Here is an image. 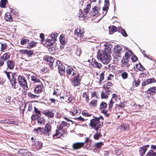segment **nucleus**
<instances>
[{"instance_id":"f257e3e1","label":"nucleus","mask_w":156,"mask_h":156,"mask_svg":"<svg viewBox=\"0 0 156 156\" xmlns=\"http://www.w3.org/2000/svg\"><path fill=\"white\" fill-rule=\"evenodd\" d=\"M93 117L94 118L90 120L89 126L98 132V129L102 126L103 122L98 120L97 117H95L94 116Z\"/></svg>"},{"instance_id":"f03ea898","label":"nucleus","mask_w":156,"mask_h":156,"mask_svg":"<svg viewBox=\"0 0 156 156\" xmlns=\"http://www.w3.org/2000/svg\"><path fill=\"white\" fill-rule=\"evenodd\" d=\"M98 58L100 60L103 64H107L110 61L111 56L105 53H100L98 55Z\"/></svg>"},{"instance_id":"7ed1b4c3","label":"nucleus","mask_w":156,"mask_h":156,"mask_svg":"<svg viewBox=\"0 0 156 156\" xmlns=\"http://www.w3.org/2000/svg\"><path fill=\"white\" fill-rule=\"evenodd\" d=\"M17 79L19 84L25 90H27L28 86L25 77L21 75H20L17 77Z\"/></svg>"},{"instance_id":"20e7f679","label":"nucleus","mask_w":156,"mask_h":156,"mask_svg":"<svg viewBox=\"0 0 156 156\" xmlns=\"http://www.w3.org/2000/svg\"><path fill=\"white\" fill-rule=\"evenodd\" d=\"M57 69L58 73L61 76L65 74V66L62 64L59 61H56L55 63V69Z\"/></svg>"},{"instance_id":"39448f33","label":"nucleus","mask_w":156,"mask_h":156,"mask_svg":"<svg viewBox=\"0 0 156 156\" xmlns=\"http://www.w3.org/2000/svg\"><path fill=\"white\" fill-rule=\"evenodd\" d=\"M11 75L12 78L10 82L11 84L12 87L16 89L19 87V84L16 81L17 75L16 73H12Z\"/></svg>"},{"instance_id":"423d86ee","label":"nucleus","mask_w":156,"mask_h":156,"mask_svg":"<svg viewBox=\"0 0 156 156\" xmlns=\"http://www.w3.org/2000/svg\"><path fill=\"white\" fill-rule=\"evenodd\" d=\"M44 59L51 68H54L53 62L55 59L54 58L51 56L47 55L45 57Z\"/></svg>"},{"instance_id":"0eeeda50","label":"nucleus","mask_w":156,"mask_h":156,"mask_svg":"<svg viewBox=\"0 0 156 156\" xmlns=\"http://www.w3.org/2000/svg\"><path fill=\"white\" fill-rule=\"evenodd\" d=\"M51 126L48 124L47 123L45 126L44 134L45 136H49L51 134Z\"/></svg>"},{"instance_id":"6e6552de","label":"nucleus","mask_w":156,"mask_h":156,"mask_svg":"<svg viewBox=\"0 0 156 156\" xmlns=\"http://www.w3.org/2000/svg\"><path fill=\"white\" fill-rule=\"evenodd\" d=\"M32 147L35 149L38 150L41 149L42 147V143L39 141L32 142Z\"/></svg>"},{"instance_id":"1a4fd4ad","label":"nucleus","mask_w":156,"mask_h":156,"mask_svg":"<svg viewBox=\"0 0 156 156\" xmlns=\"http://www.w3.org/2000/svg\"><path fill=\"white\" fill-rule=\"evenodd\" d=\"M118 98L117 96L115 94H113L112 96V98L111 100L110 103L109 104V107L108 108V110L111 111V108L113 106V104L115 103L114 99L115 101H116Z\"/></svg>"},{"instance_id":"9d476101","label":"nucleus","mask_w":156,"mask_h":156,"mask_svg":"<svg viewBox=\"0 0 156 156\" xmlns=\"http://www.w3.org/2000/svg\"><path fill=\"white\" fill-rule=\"evenodd\" d=\"M80 81L81 79L80 78L79 75L78 74L73 80V85L74 86L76 87L79 85L80 84ZM72 82H73V81H72Z\"/></svg>"},{"instance_id":"9b49d317","label":"nucleus","mask_w":156,"mask_h":156,"mask_svg":"<svg viewBox=\"0 0 156 156\" xmlns=\"http://www.w3.org/2000/svg\"><path fill=\"white\" fill-rule=\"evenodd\" d=\"M84 143L82 142H77L73 145V147L74 149L77 150L80 149L84 145Z\"/></svg>"},{"instance_id":"f8f14e48","label":"nucleus","mask_w":156,"mask_h":156,"mask_svg":"<svg viewBox=\"0 0 156 156\" xmlns=\"http://www.w3.org/2000/svg\"><path fill=\"white\" fill-rule=\"evenodd\" d=\"M42 113L43 114L45 115L48 118H52L54 116V113L49 110H44Z\"/></svg>"},{"instance_id":"ddd939ff","label":"nucleus","mask_w":156,"mask_h":156,"mask_svg":"<svg viewBox=\"0 0 156 156\" xmlns=\"http://www.w3.org/2000/svg\"><path fill=\"white\" fill-rule=\"evenodd\" d=\"M92 66L94 67H97L98 68L100 69L102 66V65L101 63H99L94 58L92 59V62L91 63Z\"/></svg>"},{"instance_id":"4468645a","label":"nucleus","mask_w":156,"mask_h":156,"mask_svg":"<svg viewBox=\"0 0 156 156\" xmlns=\"http://www.w3.org/2000/svg\"><path fill=\"white\" fill-rule=\"evenodd\" d=\"M7 67L9 69L12 70L14 69L15 66V63L13 60H8L7 61Z\"/></svg>"},{"instance_id":"2eb2a0df","label":"nucleus","mask_w":156,"mask_h":156,"mask_svg":"<svg viewBox=\"0 0 156 156\" xmlns=\"http://www.w3.org/2000/svg\"><path fill=\"white\" fill-rule=\"evenodd\" d=\"M109 0H105V1L104 6L103 8V11H105L106 12L104 16L107 13V11H108L109 9Z\"/></svg>"},{"instance_id":"dca6fc26","label":"nucleus","mask_w":156,"mask_h":156,"mask_svg":"<svg viewBox=\"0 0 156 156\" xmlns=\"http://www.w3.org/2000/svg\"><path fill=\"white\" fill-rule=\"evenodd\" d=\"M70 126L69 123L64 121H62L58 129L59 131L62 130L63 128L64 127H68Z\"/></svg>"},{"instance_id":"f3484780","label":"nucleus","mask_w":156,"mask_h":156,"mask_svg":"<svg viewBox=\"0 0 156 156\" xmlns=\"http://www.w3.org/2000/svg\"><path fill=\"white\" fill-rule=\"evenodd\" d=\"M18 153L23 155H28L29 156L30 154H31V153L29 152L28 150L25 149H20Z\"/></svg>"},{"instance_id":"a211bd4d","label":"nucleus","mask_w":156,"mask_h":156,"mask_svg":"<svg viewBox=\"0 0 156 156\" xmlns=\"http://www.w3.org/2000/svg\"><path fill=\"white\" fill-rule=\"evenodd\" d=\"M43 87L42 84H39L37 85L34 90L35 94H39L41 93L42 91V87Z\"/></svg>"},{"instance_id":"6ab92c4d","label":"nucleus","mask_w":156,"mask_h":156,"mask_svg":"<svg viewBox=\"0 0 156 156\" xmlns=\"http://www.w3.org/2000/svg\"><path fill=\"white\" fill-rule=\"evenodd\" d=\"M133 54V53L130 50H128L125 53V55L124 56L125 59L126 61H127L130 58L131 56Z\"/></svg>"},{"instance_id":"aec40b11","label":"nucleus","mask_w":156,"mask_h":156,"mask_svg":"<svg viewBox=\"0 0 156 156\" xmlns=\"http://www.w3.org/2000/svg\"><path fill=\"white\" fill-rule=\"evenodd\" d=\"M147 150V148L145 146L140 147L139 148V152L141 156H143L145 154Z\"/></svg>"},{"instance_id":"412c9836","label":"nucleus","mask_w":156,"mask_h":156,"mask_svg":"<svg viewBox=\"0 0 156 156\" xmlns=\"http://www.w3.org/2000/svg\"><path fill=\"white\" fill-rule=\"evenodd\" d=\"M148 93L150 94L151 95H154L156 93V87H153L148 89L147 91Z\"/></svg>"},{"instance_id":"4be33fe9","label":"nucleus","mask_w":156,"mask_h":156,"mask_svg":"<svg viewBox=\"0 0 156 156\" xmlns=\"http://www.w3.org/2000/svg\"><path fill=\"white\" fill-rule=\"evenodd\" d=\"M118 32H120L122 35L124 37H127L128 36L127 34L126 33L125 30L122 29L121 27L119 28Z\"/></svg>"},{"instance_id":"5701e85b","label":"nucleus","mask_w":156,"mask_h":156,"mask_svg":"<svg viewBox=\"0 0 156 156\" xmlns=\"http://www.w3.org/2000/svg\"><path fill=\"white\" fill-rule=\"evenodd\" d=\"M101 9V6L99 5H97L92 8L93 11L95 13H98V11Z\"/></svg>"},{"instance_id":"b1692460","label":"nucleus","mask_w":156,"mask_h":156,"mask_svg":"<svg viewBox=\"0 0 156 156\" xmlns=\"http://www.w3.org/2000/svg\"><path fill=\"white\" fill-rule=\"evenodd\" d=\"M129 60L126 61L124 57H123L122 59L121 60L122 63L123 64V66H129L130 64L129 63Z\"/></svg>"},{"instance_id":"393cba45","label":"nucleus","mask_w":156,"mask_h":156,"mask_svg":"<svg viewBox=\"0 0 156 156\" xmlns=\"http://www.w3.org/2000/svg\"><path fill=\"white\" fill-rule=\"evenodd\" d=\"M29 42V40L23 38L21 39L20 44L22 45H24L28 44Z\"/></svg>"},{"instance_id":"a878e982","label":"nucleus","mask_w":156,"mask_h":156,"mask_svg":"<svg viewBox=\"0 0 156 156\" xmlns=\"http://www.w3.org/2000/svg\"><path fill=\"white\" fill-rule=\"evenodd\" d=\"M27 48L29 49L33 48L37 44V43L34 41H30V42H29Z\"/></svg>"},{"instance_id":"bb28decb","label":"nucleus","mask_w":156,"mask_h":156,"mask_svg":"<svg viewBox=\"0 0 156 156\" xmlns=\"http://www.w3.org/2000/svg\"><path fill=\"white\" fill-rule=\"evenodd\" d=\"M31 80L33 81L34 83H39L40 80L36 76L33 75L31 76Z\"/></svg>"},{"instance_id":"cd10ccee","label":"nucleus","mask_w":156,"mask_h":156,"mask_svg":"<svg viewBox=\"0 0 156 156\" xmlns=\"http://www.w3.org/2000/svg\"><path fill=\"white\" fill-rule=\"evenodd\" d=\"M74 98L72 97H68L67 96H65V101L68 103H69Z\"/></svg>"},{"instance_id":"c85d7f7f","label":"nucleus","mask_w":156,"mask_h":156,"mask_svg":"<svg viewBox=\"0 0 156 156\" xmlns=\"http://www.w3.org/2000/svg\"><path fill=\"white\" fill-rule=\"evenodd\" d=\"M10 54L9 53H6L4 54L1 57L6 61L10 58Z\"/></svg>"},{"instance_id":"c756f323","label":"nucleus","mask_w":156,"mask_h":156,"mask_svg":"<svg viewBox=\"0 0 156 156\" xmlns=\"http://www.w3.org/2000/svg\"><path fill=\"white\" fill-rule=\"evenodd\" d=\"M52 39H48L47 40L46 42L47 43V45L49 46L50 47H53L54 44H55L54 41H53L52 42H51L52 41Z\"/></svg>"},{"instance_id":"7c9ffc66","label":"nucleus","mask_w":156,"mask_h":156,"mask_svg":"<svg viewBox=\"0 0 156 156\" xmlns=\"http://www.w3.org/2000/svg\"><path fill=\"white\" fill-rule=\"evenodd\" d=\"M107 94L105 90H102L101 94V98H107L108 97Z\"/></svg>"},{"instance_id":"2f4dec72","label":"nucleus","mask_w":156,"mask_h":156,"mask_svg":"<svg viewBox=\"0 0 156 156\" xmlns=\"http://www.w3.org/2000/svg\"><path fill=\"white\" fill-rule=\"evenodd\" d=\"M136 67L137 69L141 71H143L145 69L144 67L140 63L139 64H136Z\"/></svg>"},{"instance_id":"473e14b6","label":"nucleus","mask_w":156,"mask_h":156,"mask_svg":"<svg viewBox=\"0 0 156 156\" xmlns=\"http://www.w3.org/2000/svg\"><path fill=\"white\" fill-rule=\"evenodd\" d=\"M7 0H1L0 6L1 7L5 8L6 7V3Z\"/></svg>"},{"instance_id":"72a5a7b5","label":"nucleus","mask_w":156,"mask_h":156,"mask_svg":"<svg viewBox=\"0 0 156 156\" xmlns=\"http://www.w3.org/2000/svg\"><path fill=\"white\" fill-rule=\"evenodd\" d=\"M59 39L61 44L62 45H64L66 44V41L65 40V37L63 36H60Z\"/></svg>"},{"instance_id":"f704fd0d","label":"nucleus","mask_w":156,"mask_h":156,"mask_svg":"<svg viewBox=\"0 0 156 156\" xmlns=\"http://www.w3.org/2000/svg\"><path fill=\"white\" fill-rule=\"evenodd\" d=\"M146 156H156V152L152 150H150L147 154Z\"/></svg>"},{"instance_id":"c9c22d12","label":"nucleus","mask_w":156,"mask_h":156,"mask_svg":"<svg viewBox=\"0 0 156 156\" xmlns=\"http://www.w3.org/2000/svg\"><path fill=\"white\" fill-rule=\"evenodd\" d=\"M52 136L53 137L55 138H60L61 136H62V134H61L60 132H58L57 130H56L55 134L53 135Z\"/></svg>"},{"instance_id":"e433bc0d","label":"nucleus","mask_w":156,"mask_h":156,"mask_svg":"<svg viewBox=\"0 0 156 156\" xmlns=\"http://www.w3.org/2000/svg\"><path fill=\"white\" fill-rule=\"evenodd\" d=\"M34 54V51H33L27 49L26 55H27L28 57H31Z\"/></svg>"},{"instance_id":"4c0bfd02","label":"nucleus","mask_w":156,"mask_h":156,"mask_svg":"<svg viewBox=\"0 0 156 156\" xmlns=\"http://www.w3.org/2000/svg\"><path fill=\"white\" fill-rule=\"evenodd\" d=\"M102 136V135L98 132L95 133L94 135V138L96 140H98L99 138Z\"/></svg>"},{"instance_id":"58836bf2","label":"nucleus","mask_w":156,"mask_h":156,"mask_svg":"<svg viewBox=\"0 0 156 156\" xmlns=\"http://www.w3.org/2000/svg\"><path fill=\"white\" fill-rule=\"evenodd\" d=\"M107 103L104 101H102L100 104V108L101 109H105L107 108Z\"/></svg>"},{"instance_id":"ea45409f","label":"nucleus","mask_w":156,"mask_h":156,"mask_svg":"<svg viewBox=\"0 0 156 156\" xmlns=\"http://www.w3.org/2000/svg\"><path fill=\"white\" fill-rule=\"evenodd\" d=\"M148 84H151L152 83H155L156 80L155 78H154L148 79L147 80Z\"/></svg>"},{"instance_id":"a19ab883","label":"nucleus","mask_w":156,"mask_h":156,"mask_svg":"<svg viewBox=\"0 0 156 156\" xmlns=\"http://www.w3.org/2000/svg\"><path fill=\"white\" fill-rule=\"evenodd\" d=\"M73 70V69L71 67H68L66 70V72L67 75H70L71 74L72 71Z\"/></svg>"},{"instance_id":"79ce46f5","label":"nucleus","mask_w":156,"mask_h":156,"mask_svg":"<svg viewBox=\"0 0 156 156\" xmlns=\"http://www.w3.org/2000/svg\"><path fill=\"white\" fill-rule=\"evenodd\" d=\"M58 35V34L56 33H52L51 34V37L54 40H56V38Z\"/></svg>"},{"instance_id":"37998d69","label":"nucleus","mask_w":156,"mask_h":156,"mask_svg":"<svg viewBox=\"0 0 156 156\" xmlns=\"http://www.w3.org/2000/svg\"><path fill=\"white\" fill-rule=\"evenodd\" d=\"M34 130L35 132L38 133L41 132L43 130V128L38 127L37 128H34Z\"/></svg>"},{"instance_id":"c03bdc74","label":"nucleus","mask_w":156,"mask_h":156,"mask_svg":"<svg viewBox=\"0 0 156 156\" xmlns=\"http://www.w3.org/2000/svg\"><path fill=\"white\" fill-rule=\"evenodd\" d=\"M90 7H91V5H90V4H88L87 5L86 8L85 9H84V11H85V13H88L89 12V11L90 10Z\"/></svg>"},{"instance_id":"a18cd8bd","label":"nucleus","mask_w":156,"mask_h":156,"mask_svg":"<svg viewBox=\"0 0 156 156\" xmlns=\"http://www.w3.org/2000/svg\"><path fill=\"white\" fill-rule=\"evenodd\" d=\"M4 72L6 74L7 77L10 81L11 79L10 74V73H11L10 72H7L6 71H4Z\"/></svg>"},{"instance_id":"49530a36","label":"nucleus","mask_w":156,"mask_h":156,"mask_svg":"<svg viewBox=\"0 0 156 156\" xmlns=\"http://www.w3.org/2000/svg\"><path fill=\"white\" fill-rule=\"evenodd\" d=\"M133 83H134V85L135 86L137 87L140 83V80L139 79L136 80L134 79Z\"/></svg>"},{"instance_id":"de8ad7c7","label":"nucleus","mask_w":156,"mask_h":156,"mask_svg":"<svg viewBox=\"0 0 156 156\" xmlns=\"http://www.w3.org/2000/svg\"><path fill=\"white\" fill-rule=\"evenodd\" d=\"M107 112L108 111L105 109H103L101 111L102 113L104 114L106 117H108L110 115L107 113Z\"/></svg>"},{"instance_id":"09e8293b","label":"nucleus","mask_w":156,"mask_h":156,"mask_svg":"<svg viewBox=\"0 0 156 156\" xmlns=\"http://www.w3.org/2000/svg\"><path fill=\"white\" fill-rule=\"evenodd\" d=\"M121 76L123 79H126L128 77V73L126 72H123L121 74Z\"/></svg>"},{"instance_id":"8fccbe9b","label":"nucleus","mask_w":156,"mask_h":156,"mask_svg":"<svg viewBox=\"0 0 156 156\" xmlns=\"http://www.w3.org/2000/svg\"><path fill=\"white\" fill-rule=\"evenodd\" d=\"M104 73L103 72L101 73L100 76V79L99 80L100 83H101L104 79Z\"/></svg>"},{"instance_id":"3c124183","label":"nucleus","mask_w":156,"mask_h":156,"mask_svg":"<svg viewBox=\"0 0 156 156\" xmlns=\"http://www.w3.org/2000/svg\"><path fill=\"white\" fill-rule=\"evenodd\" d=\"M103 145V144L101 142H98L95 144V147L97 148H100Z\"/></svg>"},{"instance_id":"603ef678","label":"nucleus","mask_w":156,"mask_h":156,"mask_svg":"<svg viewBox=\"0 0 156 156\" xmlns=\"http://www.w3.org/2000/svg\"><path fill=\"white\" fill-rule=\"evenodd\" d=\"M7 47V44L5 43L1 44V50L2 51H3L5 50Z\"/></svg>"},{"instance_id":"864d4df0","label":"nucleus","mask_w":156,"mask_h":156,"mask_svg":"<svg viewBox=\"0 0 156 156\" xmlns=\"http://www.w3.org/2000/svg\"><path fill=\"white\" fill-rule=\"evenodd\" d=\"M39 115H33L31 117V118L32 120H37L38 119V117H39Z\"/></svg>"},{"instance_id":"5fc2aeb1","label":"nucleus","mask_w":156,"mask_h":156,"mask_svg":"<svg viewBox=\"0 0 156 156\" xmlns=\"http://www.w3.org/2000/svg\"><path fill=\"white\" fill-rule=\"evenodd\" d=\"M37 122L38 123H40V124H42V122L43 120V118L42 117L40 116H39V117H38V119H37Z\"/></svg>"},{"instance_id":"6e6d98bb","label":"nucleus","mask_w":156,"mask_h":156,"mask_svg":"<svg viewBox=\"0 0 156 156\" xmlns=\"http://www.w3.org/2000/svg\"><path fill=\"white\" fill-rule=\"evenodd\" d=\"M131 59L132 60V61L133 62H136L138 58L135 55H133L131 58Z\"/></svg>"},{"instance_id":"4d7b16f0","label":"nucleus","mask_w":156,"mask_h":156,"mask_svg":"<svg viewBox=\"0 0 156 156\" xmlns=\"http://www.w3.org/2000/svg\"><path fill=\"white\" fill-rule=\"evenodd\" d=\"M122 50V48H115L114 51H115L117 52V54H119L120 52Z\"/></svg>"},{"instance_id":"13d9d810","label":"nucleus","mask_w":156,"mask_h":156,"mask_svg":"<svg viewBox=\"0 0 156 156\" xmlns=\"http://www.w3.org/2000/svg\"><path fill=\"white\" fill-rule=\"evenodd\" d=\"M105 90L107 93V94L108 95L110 94H112V91L110 90V89L108 88H105Z\"/></svg>"},{"instance_id":"bf43d9fd","label":"nucleus","mask_w":156,"mask_h":156,"mask_svg":"<svg viewBox=\"0 0 156 156\" xmlns=\"http://www.w3.org/2000/svg\"><path fill=\"white\" fill-rule=\"evenodd\" d=\"M112 85L111 83L110 82H107L106 83V87L105 88H108L110 89V87Z\"/></svg>"},{"instance_id":"052dcab7","label":"nucleus","mask_w":156,"mask_h":156,"mask_svg":"<svg viewBox=\"0 0 156 156\" xmlns=\"http://www.w3.org/2000/svg\"><path fill=\"white\" fill-rule=\"evenodd\" d=\"M34 111L37 114V115H41V111L38 110L35 106L34 107Z\"/></svg>"},{"instance_id":"680f3d73","label":"nucleus","mask_w":156,"mask_h":156,"mask_svg":"<svg viewBox=\"0 0 156 156\" xmlns=\"http://www.w3.org/2000/svg\"><path fill=\"white\" fill-rule=\"evenodd\" d=\"M5 60L1 58H0V67L2 66L4 64V61Z\"/></svg>"},{"instance_id":"e2e57ef3","label":"nucleus","mask_w":156,"mask_h":156,"mask_svg":"<svg viewBox=\"0 0 156 156\" xmlns=\"http://www.w3.org/2000/svg\"><path fill=\"white\" fill-rule=\"evenodd\" d=\"M5 17L6 18H8L6 20V21H12V17L11 15H9V16H6Z\"/></svg>"},{"instance_id":"0e129e2a","label":"nucleus","mask_w":156,"mask_h":156,"mask_svg":"<svg viewBox=\"0 0 156 156\" xmlns=\"http://www.w3.org/2000/svg\"><path fill=\"white\" fill-rule=\"evenodd\" d=\"M9 124H13L16 126H18L19 125V123L18 122H16L10 120Z\"/></svg>"},{"instance_id":"69168bd1","label":"nucleus","mask_w":156,"mask_h":156,"mask_svg":"<svg viewBox=\"0 0 156 156\" xmlns=\"http://www.w3.org/2000/svg\"><path fill=\"white\" fill-rule=\"evenodd\" d=\"M27 50V49L20 50L19 51V52L21 54H26Z\"/></svg>"},{"instance_id":"338daca9","label":"nucleus","mask_w":156,"mask_h":156,"mask_svg":"<svg viewBox=\"0 0 156 156\" xmlns=\"http://www.w3.org/2000/svg\"><path fill=\"white\" fill-rule=\"evenodd\" d=\"M122 127L125 130H127L129 129V126L128 124H123Z\"/></svg>"},{"instance_id":"774afa93","label":"nucleus","mask_w":156,"mask_h":156,"mask_svg":"<svg viewBox=\"0 0 156 156\" xmlns=\"http://www.w3.org/2000/svg\"><path fill=\"white\" fill-rule=\"evenodd\" d=\"M96 102V101H91L90 103V105L92 106H95L97 105Z\"/></svg>"}]
</instances>
